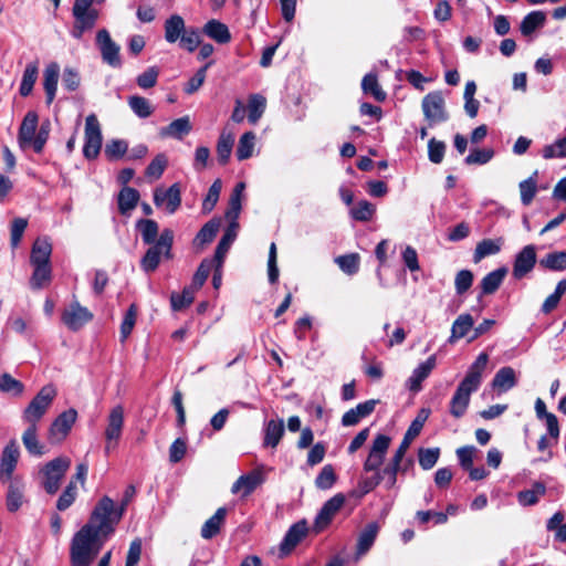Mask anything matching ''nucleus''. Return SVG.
Returning a JSON list of instances; mask_svg holds the SVG:
<instances>
[{
    "label": "nucleus",
    "instance_id": "1",
    "mask_svg": "<svg viewBox=\"0 0 566 566\" xmlns=\"http://www.w3.org/2000/svg\"><path fill=\"white\" fill-rule=\"evenodd\" d=\"M135 493V486L129 485L118 511L115 509L114 501L106 495L97 502L88 523L82 526L72 538L70 547L72 566H91L103 545L99 537H106L114 532V526L120 521L126 505Z\"/></svg>",
    "mask_w": 566,
    "mask_h": 566
},
{
    "label": "nucleus",
    "instance_id": "2",
    "mask_svg": "<svg viewBox=\"0 0 566 566\" xmlns=\"http://www.w3.org/2000/svg\"><path fill=\"white\" fill-rule=\"evenodd\" d=\"M39 126V116L34 111H29L19 127L18 144L22 150L32 148L36 154H41L49 139L51 132L50 120H44Z\"/></svg>",
    "mask_w": 566,
    "mask_h": 566
},
{
    "label": "nucleus",
    "instance_id": "3",
    "mask_svg": "<svg viewBox=\"0 0 566 566\" xmlns=\"http://www.w3.org/2000/svg\"><path fill=\"white\" fill-rule=\"evenodd\" d=\"M106 0H74L72 15L74 19L71 35L80 40L85 32L93 30L99 19L101 9Z\"/></svg>",
    "mask_w": 566,
    "mask_h": 566
},
{
    "label": "nucleus",
    "instance_id": "4",
    "mask_svg": "<svg viewBox=\"0 0 566 566\" xmlns=\"http://www.w3.org/2000/svg\"><path fill=\"white\" fill-rule=\"evenodd\" d=\"M174 231L166 228L161 231L157 242L149 244L150 247L140 260V268L146 273H151L157 270L160 264L161 256L165 259L172 258Z\"/></svg>",
    "mask_w": 566,
    "mask_h": 566
},
{
    "label": "nucleus",
    "instance_id": "5",
    "mask_svg": "<svg viewBox=\"0 0 566 566\" xmlns=\"http://www.w3.org/2000/svg\"><path fill=\"white\" fill-rule=\"evenodd\" d=\"M71 467V459L67 457H57L48 463H45L39 471V476L41 479V486L44 491L53 495L55 494L60 486L61 482L64 479L66 472Z\"/></svg>",
    "mask_w": 566,
    "mask_h": 566
},
{
    "label": "nucleus",
    "instance_id": "6",
    "mask_svg": "<svg viewBox=\"0 0 566 566\" xmlns=\"http://www.w3.org/2000/svg\"><path fill=\"white\" fill-rule=\"evenodd\" d=\"M56 396V390L52 385L41 388L34 396L22 413V420L28 426H36V423L46 413Z\"/></svg>",
    "mask_w": 566,
    "mask_h": 566
},
{
    "label": "nucleus",
    "instance_id": "7",
    "mask_svg": "<svg viewBox=\"0 0 566 566\" xmlns=\"http://www.w3.org/2000/svg\"><path fill=\"white\" fill-rule=\"evenodd\" d=\"M102 129L95 114H90L85 119L83 156L87 160L98 157L102 148Z\"/></svg>",
    "mask_w": 566,
    "mask_h": 566
},
{
    "label": "nucleus",
    "instance_id": "8",
    "mask_svg": "<svg viewBox=\"0 0 566 566\" xmlns=\"http://www.w3.org/2000/svg\"><path fill=\"white\" fill-rule=\"evenodd\" d=\"M421 108L430 126L444 123L449 119L446 101L440 91L428 93L422 98Z\"/></svg>",
    "mask_w": 566,
    "mask_h": 566
},
{
    "label": "nucleus",
    "instance_id": "9",
    "mask_svg": "<svg viewBox=\"0 0 566 566\" xmlns=\"http://www.w3.org/2000/svg\"><path fill=\"white\" fill-rule=\"evenodd\" d=\"M124 428V408L122 405L113 407L107 416V423L105 428V453L115 448L122 437Z\"/></svg>",
    "mask_w": 566,
    "mask_h": 566
},
{
    "label": "nucleus",
    "instance_id": "10",
    "mask_svg": "<svg viewBox=\"0 0 566 566\" xmlns=\"http://www.w3.org/2000/svg\"><path fill=\"white\" fill-rule=\"evenodd\" d=\"M93 313L78 301H72L61 315L62 323L72 332L80 331L84 325L93 319Z\"/></svg>",
    "mask_w": 566,
    "mask_h": 566
},
{
    "label": "nucleus",
    "instance_id": "11",
    "mask_svg": "<svg viewBox=\"0 0 566 566\" xmlns=\"http://www.w3.org/2000/svg\"><path fill=\"white\" fill-rule=\"evenodd\" d=\"M344 503L345 496L342 493H337L327 500L315 517L313 531L316 534L324 531L331 524L335 514L343 507Z\"/></svg>",
    "mask_w": 566,
    "mask_h": 566
},
{
    "label": "nucleus",
    "instance_id": "12",
    "mask_svg": "<svg viewBox=\"0 0 566 566\" xmlns=\"http://www.w3.org/2000/svg\"><path fill=\"white\" fill-rule=\"evenodd\" d=\"M20 458V448L18 442L12 439L3 448L0 457V481L8 482L13 480V473Z\"/></svg>",
    "mask_w": 566,
    "mask_h": 566
},
{
    "label": "nucleus",
    "instance_id": "13",
    "mask_svg": "<svg viewBox=\"0 0 566 566\" xmlns=\"http://www.w3.org/2000/svg\"><path fill=\"white\" fill-rule=\"evenodd\" d=\"M96 44L105 63L113 67H119L122 65L119 45L112 40L106 29H102L97 32Z\"/></svg>",
    "mask_w": 566,
    "mask_h": 566
},
{
    "label": "nucleus",
    "instance_id": "14",
    "mask_svg": "<svg viewBox=\"0 0 566 566\" xmlns=\"http://www.w3.org/2000/svg\"><path fill=\"white\" fill-rule=\"evenodd\" d=\"M77 418V411L70 408L60 413L52 422L49 434L53 442H61L71 431Z\"/></svg>",
    "mask_w": 566,
    "mask_h": 566
},
{
    "label": "nucleus",
    "instance_id": "15",
    "mask_svg": "<svg viewBox=\"0 0 566 566\" xmlns=\"http://www.w3.org/2000/svg\"><path fill=\"white\" fill-rule=\"evenodd\" d=\"M536 248L533 244L525 245L516 255L513 263L512 274L514 279L521 280L526 276L536 264Z\"/></svg>",
    "mask_w": 566,
    "mask_h": 566
},
{
    "label": "nucleus",
    "instance_id": "16",
    "mask_svg": "<svg viewBox=\"0 0 566 566\" xmlns=\"http://www.w3.org/2000/svg\"><path fill=\"white\" fill-rule=\"evenodd\" d=\"M154 202L157 207L165 206L169 213H175L181 205L179 185L174 184L166 190L157 188L154 191Z\"/></svg>",
    "mask_w": 566,
    "mask_h": 566
},
{
    "label": "nucleus",
    "instance_id": "17",
    "mask_svg": "<svg viewBox=\"0 0 566 566\" xmlns=\"http://www.w3.org/2000/svg\"><path fill=\"white\" fill-rule=\"evenodd\" d=\"M479 388H475L465 381H461L450 401V413L454 418H461L469 406L470 396L472 392L476 391Z\"/></svg>",
    "mask_w": 566,
    "mask_h": 566
},
{
    "label": "nucleus",
    "instance_id": "18",
    "mask_svg": "<svg viewBox=\"0 0 566 566\" xmlns=\"http://www.w3.org/2000/svg\"><path fill=\"white\" fill-rule=\"evenodd\" d=\"M308 528L305 520H301L294 523L286 532L280 545L281 554H290L296 547V545L306 536Z\"/></svg>",
    "mask_w": 566,
    "mask_h": 566
},
{
    "label": "nucleus",
    "instance_id": "19",
    "mask_svg": "<svg viewBox=\"0 0 566 566\" xmlns=\"http://www.w3.org/2000/svg\"><path fill=\"white\" fill-rule=\"evenodd\" d=\"M430 416V409L421 408L417 415V417L412 420L408 430L406 431L403 439L396 450L399 454H406L408 448L410 447L411 441L419 436L421 432L424 422L428 420Z\"/></svg>",
    "mask_w": 566,
    "mask_h": 566
},
{
    "label": "nucleus",
    "instance_id": "20",
    "mask_svg": "<svg viewBox=\"0 0 566 566\" xmlns=\"http://www.w3.org/2000/svg\"><path fill=\"white\" fill-rule=\"evenodd\" d=\"M378 402L379 400L370 399L358 403L355 408L349 409L343 415L342 424L344 427L356 426L360 419L366 418L374 412Z\"/></svg>",
    "mask_w": 566,
    "mask_h": 566
},
{
    "label": "nucleus",
    "instance_id": "21",
    "mask_svg": "<svg viewBox=\"0 0 566 566\" xmlns=\"http://www.w3.org/2000/svg\"><path fill=\"white\" fill-rule=\"evenodd\" d=\"M239 223L237 221H231L226 229L222 238L220 239L216 252L213 261L218 263V268L222 266L226 254L228 253L231 244L234 242L238 234Z\"/></svg>",
    "mask_w": 566,
    "mask_h": 566
},
{
    "label": "nucleus",
    "instance_id": "22",
    "mask_svg": "<svg viewBox=\"0 0 566 566\" xmlns=\"http://www.w3.org/2000/svg\"><path fill=\"white\" fill-rule=\"evenodd\" d=\"M379 525L377 522H370L368 523L359 533L357 538V546H356V556L361 557L368 553V551L373 547L378 533H379Z\"/></svg>",
    "mask_w": 566,
    "mask_h": 566
},
{
    "label": "nucleus",
    "instance_id": "23",
    "mask_svg": "<svg viewBox=\"0 0 566 566\" xmlns=\"http://www.w3.org/2000/svg\"><path fill=\"white\" fill-rule=\"evenodd\" d=\"M434 367L436 356L431 355L426 361L413 369L412 375L407 381L409 390L418 392L421 389V382L429 377Z\"/></svg>",
    "mask_w": 566,
    "mask_h": 566
},
{
    "label": "nucleus",
    "instance_id": "24",
    "mask_svg": "<svg viewBox=\"0 0 566 566\" xmlns=\"http://www.w3.org/2000/svg\"><path fill=\"white\" fill-rule=\"evenodd\" d=\"M52 244L48 238H38L31 249V265H51Z\"/></svg>",
    "mask_w": 566,
    "mask_h": 566
},
{
    "label": "nucleus",
    "instance_id": "25",
    "mask_svg": "<svg viewBox=\"0 0 566 566\" xmlns=\"http://www.w3.org/2000/svg\"><path fill=\"white\" fill-rule=\"evenodd\" d=\"M59 77H60V66H59V64L55 63V62L50 63L45 67L44 74H43V87H44V91H45L46 103L49 105L55 98Z\"/></svg>",
    "mask_w": 566,
    "mask_h": 566
},
{
    "label": "nucleus",
    "instance_id": "26",
    "mask_svg": "<svg viewBox=\"0 0 566 566\" xmlns=\"http://www.w3.org/2000/svg\"><path fill=\"white\" fill-rule=\"evenodd\" d=\"M263 482V476L260 471H252L248 474L241 475L232 485L231 492L238 493L243 491L244 495L252 493L258 485Z\"/></svg>",
    "mask_w": 566,
    "mask_h": 566
},
{
    "label": "nucleus",
    "instance_id": "27",
    "mask_svg": "<svg viewBox=\"0 0 566 566\" xmlns=\"http://www.w3.org/2000/svg\"><path fill=\"white\" fill-rule=\"evenodd\" d=\"M186 29L185 20L181 15H170L164 23L165 40L168 43H176L178 40L180 41Z\"/></svg>",
    "mask_w": 566,
    "mask_h": 566
},
{
    "label": "nucleus",
    "instance_id": "28",
    "mask_svg": "<svg viewBox=\"0 0 566 566\" xmlns=\"http://www.w3.org/2000/svg\"><path fill=\"white\" fill-rule=\"evenodd\" d=\"M202 32L217 43L226 44L231 40V33L228 27L214 19L209 20L202 28Z\"/></svg>",
    "mask_w": 566,
    "mask_h": 566
},
{
    "label": "nucleus",
    "instance_id": "29",
    "mask_svg": "<svg viewBox=\"0 0 566 566\" xmlns=\"http://www.w3.org/2000/svg\"><path fill=\"white\" fill-rule=\"evenodd\" d=\"M503 243V238L483 239L475 247L473 262L479 263L486 256L497 254L501 251Z\"/></svg>",
    "mask_w": 566,
    "mask_h": 566
},
{
    "label": "nucleus",
    "instance_id": "30",
    "mask_svg": "<svg viewBox=\"0 0 566 566\" xmlns=\"http://www.w3.org/2000/svg\"><path fill=\"white\" fill-rule=\"evenodd\" d=\"M507 274V269L505 266L499 268L490 273H488L480 283L481 294L482 295H491L495 293L501 286L505 275Z\"/></svg>",
    "mask_w": 566,
    "mask_h": 566
},
{
    "label": "nucleus",
    "instance_id": "31",
    "mask_svg": "<svg viewBox=\"0 0 566 566\" xmlns=\"http://www.w3.org/2000/svg\"><path fill=\"white\" fill-rule=\"evenodd\" d=\"M191 130V124L188 116H184L172 120L168 126L160 129L161 137H172L182 139Z\"/></svg>",
    "mask_w": 566,
    "mask_h": 566
},
{
    "label": "nucleus",
    "instance_id": "32",
    "mask_svg": "<svg viewBox=\"0 0 566 566\" xmlns=\"http://www.w3.org/2000/svg\"><path fill=\"white\" fill-rule=\"evenodd\" d=\"M489 361V355L486 353H481L474 363L470 366L465 377L462 381L479 388L481 384L482 373L485 369Z\"/></svg>",
    "mask_w": 566,
    "mask_h": 566
},
{
    "label": "nucleus",
    "instance_id": "33",
    "mask_svg": "<svg viewBox=\"0 0 566 566\" xmlns=\"http://www.w3.org/2000/svg\"><path fill=\"white\" fill-rule=\"evenodd\" d=\"M221 226V220L218 218H213L209 220L203 227L199 230L197 235L193 239V245L197 248H202L206 244L213 241Z\"/></svg>",
    "mask_w": 566,
    "mask_h": 566
},
{
    "label": "nucleus",
    "instance_id": "34",
    "mask_svg": "<svg viewBox=\"0 0 566 566\" xmlns=\"http://www.w3.org/2000/svg\"><path fill=\"white\" fill-rule=\"evenodd\" d=\"M284 434V422L282 419L270 420L265 423L263 446L275 448Z\"/></svg>",
    "mask_w": 566,
    "mask_h": 566
},
{
    "label": "nucleus",
    "instance_id": "35",
    "mask_svg": "<svg viewBox=\"0 0 566 566\" xmlns=\"http://www.w3.org/2000/svg\"><path fill=\"white\" fill-rule=\"evenodd\" d=\"M226 515L227 510L224 507H219L216 513L202 525L200 531L201 537L205 539H211L214 537L220 532Z\"/></svg>",
    "mask_w": 566,
    "mask_h": 566
},
{
    "label": "nucleus",
    "instance_id": "36",
    "mask_svg": "<svg viewBox=\"0 0 566 566\" xmlns=\"http://www.w3.org/2000/svg\"><path fill=\"white\" fill-rule=\"evenodd\" d=\"M546 14L543 11H532L526 14L520 25V31L524 36H531L537 29L544 27Z\"/></svg>",
    "mask_w": 566,
    "mask_h": 566
},
{
    "label": "nucleus",
    "instance_id": "37",
    "mask_svg": "<svg viewBox=\"0 0 566 566\" xmlns=\"http://www.w3.org/2000/svg\"><path fill=\"white\" fill-rule=\"evenodd\" d=\"M516 384L515 370L509 366L500 368L492 380V387L500 391H507L515 387Z\"/></svg>",
    "mask_w": 566,
    "mask_h": 566
},
{
    "label": "nucleus",
    "instance_id": "38",
    "mask_svg": "<svg viewBox=\"0 0 566 566\" xmlns=\"http://www.w3.org/2000/svg\"><path fill=\"white\" fill-rule=\"evenodd\" d=\"M145 244H155L159 238V226L153 219H140L136 223Z\"/></svg>",
    "mask_w": 566,
    "mask_h": 566
},
{
    "label": "nucleus",
    "instance_id": "39",
    "mask_svg": "<svg viewBox=\"0 0 566 566\" xmlns=\"http://www.w3.org/2000/svg\"><path fill=\"white\" fill-rule=\"evenodd\" d=\"M6 505L9 512H17L23 503V486L17 480L8 481Z\"/></svg>",
    "mask_w": 566,
    "mask_h": 566
},
{
    "label": "nucleus",
    "instance_id": "40",
    "mask_svg": "<svg viewBox=\"0 0 566 566\" xmlns=\"http://www.w3.org/2000/svg\"><path fill=\"white\" fill-rule=\"evenodd\" d=\"M139 192L135 188L124 187L118 193V210L122 214H128L137 206Z\"/></svg>",
    "mask_w": 566,
    "mask_h": 566
},
{
    "label": "nucleus",
    "instance_id": "41",
    "mask_svg": "<svg viewBox=\"0 0 566 566\" xmlns=\"http://www.w3.org/2000/svg\"><path fill=\"white\" fill-rule=\"evenodd\" d=\"M36 432L38 426H28L22 434V442L30 454L41 457L44 454V446L39 442Z\"/></svg>",
    "mask_w": 566,
    "mask_h": 566
},
{
    "label": "nucleus",
    "instance_id": "42",
    "mask_svg": "<svg viewBox=\"0 0 566 566\" xmlns=\"http://www.w3.org/2000/svg\"><path fill=\"white\" fill-rule=\"evenodd\" d=\"M39 67L35 62L29 63L23 72L22 80L19 87L21 96L27 97L32 93L33 86L36 82Z\"/></svg>",
    "mask_w": 566,
    "mask_h": 566
},
{
    "label": "nucleus",
    "instance_id": "43",
    "mask_svg": "<svg viewBox=\"0 0 566 566\" xmlns=\"http://www.w3.org/2000/svg\"><path fill=\"white\" fill-rule=\"evenodd\" d=\"M361 90L365 94L371 95L377 102H384L387 97V94L380 87L375 73H368L363 77Z\"/></svg>",
    "mask_w": 566,
    "mask_h": 566
},
{
    "label": "nucleus",
    "instance_id": "44",
    "mask_svg": "<svg viewBox=\"0 0 566 566\" xmlns=\"http://www.w3.org/2000/svg\"><path fill=\"white\" fill-rule=\"evenodd\" d=\"M474 321L470 314H461L453 322L451 328V336L449 343H453L457 339L464 337L469 331L473 327Z\"/></svg>",
    "mask_w": 566,
    "mask_h": 566
},
{
    "label": "nucleus",
    "instance_id": "45",
    "mask_svg": "<svg viewBox=\"0 0 566 566\" xmlns=\"http://www.w3.org/2000/svg\"><path fill=\"white\" fill-rule=\"evenodd\" d=\"M539 266L549 271L566 270V250L547 253L539 260Z\"/></svg>",
    "mask_w": 566,
    "mask_h": 566
},
{
    "label": "nucleus",
    "instance_id": "46",
    "mask_svg": "<svg viewBox=\"0 0 566 566\" xmlns=\"http://www.w3.org/2000/svg\"><path fill=\"white\" fill-rule=\"evenodd\" d=\"M33 273L30 279V286L32 290H41L51 282L52 268L51 265H32Z\"/></svg>",
    "mask_w": 566,
    "mask_h": 566
},
{
    "label": "nucleus",
    "instance_id": "47",
    "mask_svg": "<svg viewBox=\"0 0 566 566\" xmlns=\"http://www.w3.org/2000/svg\"><path fill=\"white\" fill-rule=\"evenodd\" d=\"M403 454H399L395 452L391 461L384 468L382 474L385 476V486L386 489H392L397 482V474L401 469V461L403 460Z\"/></svg>",
    "mask_w": 566,
    "mask_h": 566
},
{
    "label": "nucleus",
    "instance_id": "48",
    "mask_svg": "<svg viewBox=\"0 0 566 566\" xmlns=\"http://www.w3.org/2000/svg\"><path fill=\"white\" fill-rule=\"evenodd\" d=\"M196 292L197 291L193 287H191L190 285L186 286L180 294L172 292L170 295V304H171L172 311L179 312V311H182L184 308L190 306L195 300Z\"/></svg>",
    "mask_w": 566,
    "mask_h": 566
},
{
    "label": "nucleus",
    "instance_id": "49",
    "mask_svg": "<svg viewBox=\"0 0 566 566\" xmlns=\"http://www.w3.org/2000/svg\"><path fill=\"white\" fill-rule=\"evenodd\" d=\"M546 493V486L541 482H535L530 490L518 492L517 500L523 506L534 505L538 499Z\"/></svg>",
    "mask_w": 566,
    "mask_h": 566
},
{
    "label": "nucleus",
    "instance_id": "50",
    "mask_svg": "<svg viewBox=\"0 0 566 566\" xmlns=\"http://www.w3.org/2000/svg\"><path fill=\"white\" fill-rule=\"evenodd\" d=\"M127 102H128L130 109L139 118H147L154 112L153 105L146 97H143L139 95H133V96L128 97Z\"/></svg>",
    "mask_w": 566,
    "mask_h": 566
},
{
    "label": "nucleus",
    "instance_id": "51",
    "mask_svg": "<svg viewBox=\"0 0 566 566\" xmlns=\"http://www.w3.org/2000/svg\"><path fill=\"white\" fill-rule=\"evenodd\" d=\"M265 107H266V99H265V97L260 95V94H252L249 97V104H248V108H249L248 118H249V122L251 124H255L261 118V116L263 115V113L265 111Z\"/></svg>",
    "mask_w": 566,
    "mask_h": 566
},
{
    "label": "nucleus",
    "instance_id": "52",
    "mask_svg": "<svg viewBox=\"0 0 566 566\" xmlns=\"http://www.w3.org/2000/svg\"><path fill=\"white\" fill-rule=\"evenodd\" d=\"M255 144V134L253 132H247L244 133L240 139L237 147V158L239 160H245L250 158L253 154Z\"/></svg>",
    "mask_w": 566,
    "mask_h": 566
},
{
    "label": "nucleus",
    "instance_id": "53",
    "mask_svg": "<svg viewBox=\"0 0 566 566\" xmlns=\"http://www.w3.org/2000/svg\"><path fill=\"white\" fill-rule=\"evenodd\" d=\"M234 138L231 134L222 133L217 144L218 160L221 165H226L231 156Z\"/></svg>",
    "mask_w": 566,
    "mask_h": 566
},
{
    "label": "nucleus",
    "instance_id": "54",
    "mask_svg": "<svg viewBox=\"0 0 566 566\" xmlns=\"http://www.w3.org/2000/svg\"><path fill=\"white\" fill-rule=\"evenodd\" d=\"M337 480V475L332 464H326L315 479V486L318 490H329Z\"/></svg>",
    "mask_w": 566,
    "mask_h": 566
},
{
    "label": "nucleus",
    "instance_id": "55",
    "mask_svg": "<svg viewBox=\"0 0 566 566\" xmlns=\"http://www.w3.org/2000/svg\"><path fill=\"white\" fill-rule=\"evenodd\" d=\"M536 175H537V172L535 171L533 176L521 181L518 185L520 192H521V201L524 206L531 205V202L533 201V199L536 195V191H537L536 178H535Z\"/></svg>",
    "mask_w": 566,
    "mask_h": 566
},
{
    "label": "nucleus",
    "instance_id": "56",
    "mask_svg": "<svg viewBox=\"0 0 566 566\" xmlns=\"http://www.w3.org/2000/svg\"><path fill=\"white\" fill-rule=\"evenodd\" d=\"M222 188V182L220 179H216L212 185L210 186L208 193L206 195L203 201H202V212L209 213L213 210L214 206L217 205L220 192Z\"/></svg>",
    "mask_w": 566,
    "mask_h": 566
},
{
    "label": "nucleus",
    "instance_id": "57",
    "mask_svg": "<svg viewBox=\"0 0 566 566\" xmlns=\"http://www.w3.org/2000/svg\"><path fill=\"white\" fill-rule=\"evenodd\" d=\"M128 150V144L124 139H112L106 146L104 154L108 160L122 158Z\"/></svg>",
    "mask_w": 566,
    "mask_h": 566
},
{
    "label": "nucleus",
    "instance_id": "58",
    "mask_svg": "<svg viewBox=\"0 0 566 566\" xmlns=\"http://www.w3.org/2000/svg\"><path fill=\"white\" fill-rule=\"evenodd\" d=\"M494 157L492 148H473L464 158L467 165H485Z\"/></svg>",
    "mask_w": 566,
    "mask_h": 566
},
{
    "label": "nucleus",
    "instance_id": "59",
    "mask_svg": "<svg viewBox=\"0 0 566 566\" xmlns=\"http://www.w3.org/2000/svg\"><path fill=\"white\" fill-rule=\"evenodd\" d=\"M542 156L545 159L566 158V136L544 146Z\"/></svg>",
    "mask_w": 566,
    "mask_h": 566
},
{
    "label": "nucleus",
    "instance_id": "60",
    "mask_svg": "<svg viewBox=\"0 0 566 566\" xmlns=\"http://www.w3.org/2000/svg\"><path fill=\"white\" fill-rule=\"evenodd\" d=\"M0 391L20 396L24 391V385L10 374L3 373L0 376Z\"/></svg>",
    "mask_w": 566,
    "mask_h": 566
},
{
    "label": "nucleus",
    "instance_id": "61",
    "mask_svg": "<svg viewBox=\"0 0 566 566\" xmlns=\"http://www.w3.org/2000/svg\"><path fill=\"white\" fill-rule=\"evenodd\" d=\"M213 64V61H209L202 67H200L196 74L185 84L184 91L187 94H193L205 83L207 76V70Z\"/></svg>",
    "mask_w": 566,
    "mask_h": 566
},
{
    "label": "nucleus",
    "instance_id": "62",
    "mask_svg": "<svg viewBox=\"0 0 566 566\" xmlns=\"http://www.w3.org/2000/svg\"><path fill=\"white\" fill-rule=\"evenodd\" d=\"M200 44V32L193 27L187 28L179 41V45L189 52H193Z\"/></svg>",
    "mask_w": 566,
    "mask_h": 566
},
{
    "label": "nucleus",
    "instance_id": "63",
    "mask_svg": "<svg viewBox=\"0 0 566 566\" xmlns=\"http://www.w3.org/2000/svg\"><path fill=\"white\" fill-rule=\"evenodd\" d=\"M375 211L376 208L373 203L367 200H361L350 210V214L353 219L366 222L373 218Z\"/></svg>",
    "mask_w": 566,
    "mask_h": 566
},
{
    "label": "nucleus",
    "instance_id": "64",
    "mask_svg": "<svg viewBox=\"0 0 566 566\" xmlns=\"http://www.w3.org/2000/svg\"><path fill=\"white\" fill-rule=\"evenodd\" d=\"M77 496V489L74 480H71L66 485L65 490L62 492L56 502V509L59 511L67 510L75 501Z\"/></svg>",
    "mask_w": 566,
    "mask_h": 566
}]
</instances>
